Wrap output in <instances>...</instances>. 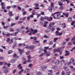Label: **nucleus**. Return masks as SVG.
I'll return each instance as SVG.
<instances>
[{
  "label": "nucleus",
  "mask_w": 75,
  "mask_h": 75,
  "mask_svg": "<svg viewBox=\"0 0 75 75\" xmlns=\"http://www.w3.org/2000/svg\"><path fill=\"white\" fill-rule=\"evenodd\" d=\"M52 68L54 69H58V67L57 66H54L52 67Z\"/></svg>",
  "instance_id": "17"
},
{
  "label": "nucleus",
  "mask_w": 75,
  "mask_h": 75,
  "mask_svg": "<svg viewBox=\"0 0 75 75\" xmlns=\"http://www.w3.org/2000/svg\"><path fill=\"white\" fill-rule=\"evenodd\" d=\"M58 8L57 7V6H56L55 7H53V9L54 10H55L56 9H57Z\"/></svg>",
  "instance_id": "37"
},
{
  "label": "nucleus",
  "mask_w": 75,
  "mask_h": 75,
  "mask_svg": "<svg viewBox=\"0 0 75 75\" xmlns=\"http://www.w3.org/2000/svg\"><path fill=\"white\" fill-rule=\"evenodd\" d=\"M51 20H52V17H50V19L47 20V21H50Z\"/></svg>",
  "instance_id": "35"
},
{
  "label": "nucleus",
  "mask_w": 75,
  "mask_h": 75,
  "mask_svg": "<svg viewBox=\"0 0 75 75\" xmlns=\"http://www.w3.org/2000/svg\"><path fill=\"white\" fill-rule=\"evenodd\" d=\"M11 6H7L6 7V8L8 10L9 9H10V8H11Z\"/></svg>",
  "instance_id": "45"
},
{
  "label": "nucleus",
  "mask_w": 75,
  "mask_h": 75,
  "mask_svg": "<svg viewBox=\"0 0 75 75\" xmlns=\"http://www.w3.org/2000/svg\"><path fill=\"white\" fill-rule=\"evenodd\" d=\"M58 3L59 6H62V4L61 2L59 1H58Z\"/></svg>",
  "instance_id": "30"
},
{
  "label": "nucleus",
  "mask_w": 75,
  "mask_h": 75,
  "mask_svg": "<svg viewBox=\"0 0 75 75\" xmlns=\"http://www.w3.org/2000/svg\"><path fill=\"white\" fill-rule=\"evenodd\" d=\"M28 60L27 61L29 62H31V60H30V59L31 58V56L30 55H29L28 57Z\"/></svg>",
  "instance_id": "11"
},
{
  "label": "nucleus",
  "mask_w": 75,
  "mask_h": 75,
  "mask_svg": "<svg viewBox=\"0 0 75 75\" xmlns=\"http://www.w3.org/2000/svg\"><path fill=\"white\" fill-rule=\"evenodd\" d=\"M18 69H23V67H22V66L19 67Z\"/></svg>",
  "instance_id": "59"
},
{
  "label": "nucleus",
  "mask_w": 75,
  "mask_h": 75,
  "mask_svg": "<svg viewBox=\"0 0 75 75\" xmlns=\"http://www.w3.org/2000/svg\"><path fill=\"white\" fill-rule=\"evenodd\" d=\"M63 14L65 16L66 18H68V16H69V14H68V13H63Z\"/></svg>",
  "instance_id": "8"
},
{
  "label": "nucleus",
  "mask_w": 75,
  "mask_h": 75,
  "mask_svg": "<svg viewBox=\"0 0 75 75\" xmlns=\"http://www.w3.org/2000/svg\"><path fill=\"white\" fill-rule=\"evenodd\" d=\"M8 26H4L3 28H4L5 29L8 28Z\"/></svg>",
  "instance_id": "51"
},
{
  "label": "nucleus",
  "mask_w": 75,
  "mask_h": 75,
  "mask_svg": "<svg viewBox=\"0 0 75 75\" xmlns=\"http://www.w3.org/2000/svg\"><path fill=\"white\" fill-rule=\"evenodd\" d=\"M41 72L40 71L38 72L37 73V75H41Z\"/></svg>",
  "instance_id": "56"
},
{
  "label": "nucleus",
  "mask_w": 75,
  "mask_h": 75,
  "mask_svg": "<svg viewBox=\"0 0 75 75\" xmlns=\"http://www.w3.org/2000/svg\"><path fill=\"white\" fill-rule=\"evenodd\" d=\"M74 41L73 42V44L75 45V36H74L71 40V41Z\"/></svg>",
  "instance_id": "12"
},
{
  "label": "nucleus",
  "mask_w": 75,
  "mask_h": 75,
  "mask_svg": "<svg viewBox=\"0 0 75 75\" xmlns=\"http://www.w3.org/2000/svg\"><path fill=\"white\" fill-rule=\"evenodd\" d=\"M8 14L9 15V16H11V17L13 16V14L11 11H9L8 13Z\"/></svg>",
  "instance_id": "6"
},
{
  "label": "nucleus",
  "mask_w": 75,
  "mask_h": 75,
  "mask_svg": "<svg viewBox=\"0 0 75 75\" xmlns=\"http://www.w3.org/2000/svg\"><path fill=\"white\" fill-rule=\"evenodd\" d=\"M56 34V35L57 36V35H58V34H59V30H57L56 31V33H55Z\"/></svg>",
  "instance_id": "34"
},
{
  "label": "nucleus",
  "mask_w": 75,
  "mask_h": 75,
  "mask_svg": "<svg viewBox=\"0 0 75 75\" xmlns=\"http://www.w3.org/2000/svg\"><path fill=\"white\" fill-rule=\"evenodd\" d=\"M62 32L61 33H59L58 35H57V36H61V35H62Z\"/></svg>",
  "instance_id": "29"
},
{
  "label": "nucleus",
  "mask_w": 75,
  "mask_h": 75,
  "mask_svg": "<svg viewBox=\"0 0 75 75\" xmlns=\"http://www.w3.org/2000/svg\"><path fill=\"white\" fill-rule=\"evenodd\" d=\"M29 62L27 61V60L24 61L23 62V64H26V62Z\"/></svg>",
  "instance_id": "50"
},
{
  "label": "nucleus",
  "mask_w": 75,
  "mask_h": 75,
  "mask_svg": "<svg viewBox=\"0 0 75 75\" xmlns=\"http://www.w3.org/2000/svg\"><path fill=\"white\" fill-rule=\"evenodd\" d=\"M58 39V38H55L54 39V40H53V41H54V42H55L56 41H57Z\"/></svg>",
  "instance_id": "32"
},
{
  "label": "nucleus",
  "mask_w": 75,
  "mask_h": 75,
  "mask_svg": "<svg viewBox=\"0 0 75 75\" xmlns=\"http://www.w3.org/2000/svg\"><path fill=\"white\" fill-rule=\"evenodd\" d=\"M16 45H17V43H15L14 44V45H13L12 46L13 47V48H14V47H15V46H16Z\"/></svg>",
  "instance_id": "43"
},
{
  "label": "nucleus",
  "mask_w": 75,
  "mask_h": 75,
  "mask_svg": "<svg viewBox=\"0 0 75 75\" xmlns=\"http://www.w3.org/2000/svg\"><path fill=\"white\" fill-rule=\"evenodd\" d=\"M6 35H7L8 37H9V36H10L11 35H13V33H11L10 34L9 33H7V34H6Z\"/></svg>",
  "instance_id": "15"
},
{
  "label": "nucleus",
  "mask_w": 75,
  "mask_h": 75,
  "mask_svg": "<svg viewBox=\"0 0 75 75\" xmlns=\"http://www.w3.org/2000/svg\"><path fill=\"white\" fill-rule=\"evenodd\" d=\"M62 75H66L64 71H62Z\"/></svg>",
  "instance_id": "41"
},
{
  "label": "nucleus",
  "mask_w": 75,
  "mask_h": 75,
  "mask_svg": "<svg viewBox=\"0 0 75 75\" xmlns=\"http://www.w3.org/2000/svg\"><path fill=\"white\" fill-rule=\"evenodd\" d=\"M65 52L66 53L65 54V56H68L69 55V51H68L67 50H66L65 51Z\"/></svg>",
  "instance_id": "4"
},
{
  "label": "nucleus",
  "mask_w": 75,
  "mask_h": 75,
  "mask_svg": "<svg viewBox=\"0 0 75 75\" xmlns=\"http://www.w3.org/2000/svg\"><path fill=\"white\" fill-rule=\"evenodd\" d=\"M8 68H6L4 70V73H6L8 72Z\"/></svg>",
  "instance_id": "20"
},
{
  "label": "nucleus",
  "mask_w": 75,
  "mask_h": 75,
  "mask_svg": "<svg viewBox=\"0 0 75 75\" xmlns=\"http://www.w3.org/2000/svg\"><path fill=\"white\" fill-rule=\"evenodd\" d=\"M54 43V42L53 41H51L50 42L49 44L50 45H52Z\"/></svg>",
  "instance_id": "39"
},
{
  "label": "nucleus",
  "mask_w": 75,
  "mask_h": 75,
  "mask_svg": "<svg viewBox=\"0 0 75 75\" xmlns=\"http://www.w3.org/2000/svg\"><path fill=\"white\" fill-rule=\"evenodd\" d=\"M62 25L63 26V28H66V25L65 24V23H63Z\"/></svg>",
  "instance_id": "31"
},
{
  "label": "nucleus",
  "mask_w": 75,
  "mask_h": 75,
  "mask_svg": "<svg viewBox=\"0 0 75 75\" xmlns=\"http://www.w3.org/2000/svg\"><path fill=\"white\" fill-rule=\"evenodd\" d=\"M19 29L18 28L16 30V31L17 32H15V33H14L13 34V35H14V36H16V35H17V34L18 33V31H20V30H19Z\"/></svg>",
  "instance_id": "2"
},
{
  "label": "nucleus",
  "mask_w": 75,
  "mask_h": 75,
  "mask_svg": "<svg viewBox=\"0 0 75 75\" xmlns=\"http://www.w3.org/2000/svg\"><path fill=\"white\" fill-rule=\"evenodd\" d=\"M59 63V60H57L54 63L55 65H58Z\"/></svg>",
  "instance_id": "24"
},
{
  "label": "nucleus",
  "mask_w": 75,
  "mask_h": 75,
  "mask_svg": "<svg viewBox=\"0 0 75 75\" xmlns=\"http://www.w3.org/2000/svg\"><path fill=\"white\" fill-rule=\"evenodd\" d=\"M47 22L45 21L44 25H43V27H47Z\"/></svg>",
  "instance_id": "18"
},
{
  "label": "nucleus",
  "mask_w": 75,
  "mask_h": 75,
  "mask_svg": "<svg viewBox=\"0 0 75 75\" xmlns=\"http://www.w3.org/2000/svg\"><path fill=\"white\" fill-rule=\"evenodd\" d=\"M25 14H26V11H24L23 13V16H25Z\"/></svg>",
  "instance_id": "57"
},
{
  "label": "nucleus",
  "mask_w": 75,
  "mask_h": 75,
  "mask_svg": "<svg viewBox=\"0 0 75 75\" xmlns=\"http://www.w3.org/2000/svg\"><path fill=\"white\" fill-rule=\"evenodd\" d=\"M71 72L70 71H68L67 72V75H70Z\"/></svg>",
  "instance_id": "42"
},
{
  "label": "nucleus",
  "mask_w": 75,
  "mask_h": 75,
  "mask_svg": "<svg viewBox=\"0 0 75 75\" xmlns=\"http://www.w3.org/2000/svg\"><path fill=\"white\" fill-rule=\"evenodd\" d=\"M41 14L42 15H44V12L41 11Z\"/></svg>",
  "instance_id": "62"
},
{
  "label": "nucleus",
  "mask_w": 75,
  "mask_h": 75,
  "mask_svg": "<svg viewBox=\"0 0 75 75\" xmlns=\"http://www.w3.org/2000/svg\"><path fill=\"white\" fill-rule=\"evenodd\" d=\"M47 47H45V49L43 50V51L44 52V53L45 54H47Z\"/></svg>",
  "instance_id": "10"
},
{
  "label": "nucleus",
  "mask_w": 75,
  "mask_h": 75,
  "mask_svg": "<svg viewBox=\"0 0 75 75\" xmlns=\"http://www.w3.org/2000/svg\"><path fill=\"white\" fill-rule=\"evenodd\" d=\"M35 5L36 7H38L39 6V5L38 4H35Z\"/></svg>",
  "instance_id": "47"
},
{
  "label": "nucleus",
  "mask_w": 75,
  "mask_h": 75,
  "mask_svg": "<svg viewBox=\"0 0 75 75\" xmlns=\"http://www.w3.org/2000/svg\"><path fill=\"white\" fill-rule=\"evenodd\" d=\"M58 12H55L54 13H51V16H55V15L56 14H58Z\"/></svg>",
  "instance_id": "22"
},
{
  "label": "nucleus",
  "mask_w": 75,
  "mask_h": 75,
  "mask_svg": "<svg viewBox=\"0 0 75 75\" xmlns=\"http://www.w3.org/2000/svg\"><path fill=\"white\" fill-rule=\"evenodd\" d=\"M56 16L57 17V19H58L59 18H60L61 17V14L58 13Z\"/></svg>",
  "instance_id": "13"
},
{
  "label": "nucleus",
  "mask_w": 75,
  "mask_h": 75,
  "mask_svg": "<svg viewBox=\"0 0 75 75\" xmlns=\"http://www.w3.org/2000/svg\"><path fill=\"white\" fill-rule=\"evenodd\" d=\"M12 52L13 51L11 50H9L8 52V54H11Z\"/></svg>",
  "instance_id": "27"
},
{
  "label": "nucleus",
  "mask_w": 75,
  "mask_h": 75,
  "mask_svg": "<svg viewBox=\"0 0 75 75\" xmlns=\"http://www.w3.org/2000/svg\"><path fill=\"white\" fill-rule=\"evenodd\" d=\"M30 39L31 40L32 39H33V40L35 41V40H37V38L35 36H34L33 37H31L30 38Z\"/></svg>",
  "instance_id": "5"
},
{
  "label": "nucleus",
  "mask_w": 75,
  "mask_h": 75,
  "mask_svg": "<svg viewBox=\"0 0 75 75\" xmlns=\"http://www.w3.org/2000/svg\"><path fill=\"white\" fill-rule=\"evenodd\" d=\"M48 75H53V74L52 73H49L48 74Z\"/></svg>",
  "instance_id": "64"
},
{
  "label": "nucleus",
  "mask_w": 75,
  "mask_h": 75,
  "mask_svg": "<svg viewBox=\"0 0 75 75\" xmlns=\"http://www.w3.org/2000/svg\"><path fill=\"white\" fill-rule=\"evenodd\" d=\"M17 6L16 5H13L12 6V8H16Z\"/></svg>",
  "instance_id": "55"
},
{
  "label": "nucleus",
  "mask_w": 75,
  "mask_h": 75,
  "mask_svg": "<svg viewBox=\"0 0 75 75\" xmlns=\"http://www.w3.org/2000/svg\"><path fill=\"white\" fill-rule=\"evenodd\" d=\"M13 57L14 58H18L19 57L17 55H16V54H14L13 55Z\"/></svg>",
  "instance_id": "14"
},
{
  "label": "nucleus",
  "mask_w": 75,
  "mask_h": 75,
  "mask_svg": "<svg viewBox=\"0 0 75 75\" xmlns=\"http://www.w3.org/2000/svg\"><path fill=\"white\" fill-rule=\"evenodd\" d=\"M30 30H28L27 31H25V33H28L29 32H30Z\"/></svg>",
  "instance_id": "53"
},
{
  "label": "nucleus",
  "mask_w": 75,
  "mask_h": 75,
  "mask_svg": "<svg viewBox=\"0 0 75 75\" xmlns=\"http://www.w3.org/2000/svg\"><path fill=\"white\" fill-rule=\"evenodd\" d=\"M9 31H14V30H13V29L12 28H10L9 29Z\"/></svg>",
  "instance_id": "40"
},
{
  "label": "nucleus",
  "mask_w": 75,
  "mask_h": 75,
  "mask_svg": "<svg viewBox=\"0 0 75 75\" xmlns=\"http://www.w3.org/2000/svg\"><path fill=\"white\" fill-rule=\"evenodd\" d=\"M51 6L48 8V10L50 12H52V8L54 7V4L52 2H51L50 3Z\"/></svg>",
  "instance_id": "1"
},
{
  "label": "nucleus",
  "mask_w": 75,
  "mask_h": 75,
  "mask_svg": "<svg viewBox=\"0 0 75 75\" xmlns=\"http://www.w3.org/2000/svg\"><path fill=\"white\" fill-rule=\"evenodd\" d=\"M18 50L20 52V55H22V53L23 52V50H21L20 49H18Z\"/></svg>",
  "instance_id": "16"
},
{
  "label": "nucleus",
  "mask_w": 75,
  "mask_h": 75,
  "mask_svg": "<svg viewBox=\"0 0 75 75\" xmlns=\"http://www.w3.org/2000/svg\"><path fill=\"white\" fill-rule=\"evenodd\" d=\"M64 71H69V69H68V68L67 66H65L64 67Z\"/></svg>",
  "instance_id": "9"
},
{
  "label": "nucleus",
  "mask_w": 75,
  "mask_h": 75,
  "mask_svg": "<svg viewBox=\"0 0 75 75\" xmlns=\"http://www.w3.org/2000/svg\"><path fill=\"white\" fill-rule=\"evenodd\" d=\"M23 71H24V69H22L21 70V71H20L18 72V74H19V75H21V73H22V72H23Z\"/></svg>",
  "instance_id": "23"
},
{
  "label": "nucleus",
  "mask_w": 75,
  "mask_h": 75,
  "mask_svg": "<svg viewBox=\"0 0 75 75\" xmlns=\"http://www.w3.org/2000/svg\"><path fill=\"white\" fill-rule=\"evenodd\" d=\"M44 18H42V17H41L40 18V20H41V21H44Z\"/></svg>",
  "instance_id": "52"
},
{
  "label": "nucleus",
  "mask_w": 75,
  "mask_h": 75,
  "mask_svg": "<svg viewBox=\"0 0 75 75\" xmlns=\"http://www.w3.org/2000/svg\"><path fill=\"white\" fill-rule=\"evenodd\" d=\"M24 28H25V27H24V26L22 25L21 26V29H24Z\"/></svg>",
  "instance_id": "54"
},
{
  "label": "nucleus",
  "mask_w": 75,
  "mask_h": 75,
  "mask_svg": "<svg viewBox=\"0 0 75 75\" xmlns=\"http://www.w3.org/2000/svg\"><path fill=\"white\" fill-rule=\"evenodd\" d=\"M10 39L9 38H8L7 40V42H9L10 41Z\"/></svg>",
  "instance_id": "60"
},
{
  "label": "nucleus",
  "mask_w": 75,
  "mask_h": 75,
  "mask_svg": "<svg viewBox=\"0 0 75 75\" xmlns=\"http://www.w3.org/2000/svg\"><path fill=\"white\" fill-rule=\"evenodd\" d=\"M16 24V23H12L11 25V27H13V26H14V25H15Z\"/></svg>",
  "instance_id": "36"
},
{
  "label": "nucleus",
  "mask_w": 75,
  "mask_h": 75,
  "mask_svg": "<svg viewBox=\"0 0 75 75\" xmlns=\"http://www.w3.org/2000/svg\"><path fill=\"white\" fill-rule=\"evenodd\" d=\"M59 71L57 72H56V75H59Z\"/></svg>",
  "instance_id": "61"
},
{
  "label": "nucleus",
  "mask_w": 75,
  "mask_h": 75,
  "mask_svg": "<svg viewBox=\"0 0 75 75\" xmlns=\"http://www.w3.org/2000/svg\"><path fill=\"white\" fill-rule=\"evenodd\" d=\"M67 20L69 22L72 21V18L70 17Z\"/></svg>",
  "instance_id": "21"
},
{
  "label": "nucleus",
  "mask_w": 75,
  "mask_h": 75,
  "mask_svg": "<svg viewBox=\"0 0 75 75\" xmlns=\"http://www.w3.org/2000/svg\"><path fill=\"white\" fill-rule=\"evenodd\" d=\"M64 48H65V46H63V47H62L60 48L61 50L62 51L63 50H64Z\"/></svg>",
  "instance_id": "46"
},
{
  "label": "nucleus",
  "mask_w": 75,
  "mask_h": 75,
  "mask_svg": "<svg viewBox=\"0 0 75 75\" xmlns=\"http://www.w3.org/2000/svg\"><path fill=\"white\" fill-rule=\"evenodd\" d=\"M34 32L35 33H37V30H34Z\"/></svg>",
  "instance_id": "63"
},
{
  "label": "nucleus",
  "mask_w": 75,
  "mask_h": 75,
  "mask_svg": "<svg viewBox=\"0 0 75 75\" xmlns=\"http://www.w3.org/2000/svg\"><path fill=\"white\" fill-rule=\"evenodd\" d=\"M55 30V28L54 27H52L51 28V30L52 31H54Z\"/></svg>",
  "instance_id": "58"
},
{
  "label": "nucleus",
  "mask_w": 75,
  "mask_h": 75,
  "mask_svg": "<svg viewBox=\"0 0 75 75\" xmlns=\"http://www.w3.org/2000/svg\"><path fill=\"white\" fill-rule=\"evenodd\" d=\"M47 68V66H45L42 67V71H45V69Z\"/></svg>",
  "instance_id": "19"
},
{
  "label": "nucleus",
  "mask_w": 75,
  "mask_h": 75,
  "mask_svg": "<svg viewBox=\"0 0 75 75\" xmlns=\"http://www.w3.org/2000/svg\"><path fill=\"white\" fill-rule=\"evenodd\" d=\"M68 45H72V42H69L68 43Z\"/></svg>",
  "instance_id": "48"
},
{
  "label": "nucleus",
  "mask_w": 75,
  "mask_h": 75,
  "mask_svg": "<svg viewBox=\"0 0 75 75\" xmlns=\"http://www.w3.org/2000/svg\"><path fill=\"white\" fill-rule=\"evenodd\" d=\"M1 8L2 9H5V7H4V3L3 2H1Z\"/></svg>",
  "instance_id": "3"
},
{
  "label": "nucleus",
  "mask_w": 75,
  "mask_h": 75,
  "mask_svg": "<svg viewBox=\"0 0 75 75\" xmlns=\"http://www.w3.org/2000/svg\"><path fill=\"white\" fill-rule=\"evenodd\" d=\"M74 61H75V59L74 58L71 59L70 60V61L72 62H74Z\"/></svg>",
  "instance_id": "33"
},
{
  "label": "nucleus",
  "mask_w": 75,
  "mask_h": 75,
  "mask_svg": "<svg viewBox=\"0 0 75 75\" xmlns=\"http://www.w3.org/2000/svg\"><path fill=\"white\" fill-rule=\"evenodd\" d=\"M11 62L13 64L14 63V62H16V59H15L14 60H12L11 61Z\"/></svg>",
  "instance_id": "28"
},
{
  "label": "nucleus",
  "mask_w": 75,
  "mask_h": 75,
  "mask_svg": "<svg viewBox=\"0 0 75 75\" xmlns=\"http://www.w3.org/2000/svg\"><path fill=\"white\" fill-rule=\"evenodd\" d=\"M59 9L60 10H62V9H64V7L62 6H61L59 7Z\"/></svg>",
  "instance_id": "49"
},
{
  "label": "nucleus",
  "mask_w": 75,
  "mask_h": 75,
  "mask_svg": "<svg viewBox=\"0 0 75 75\" xmlns=\"http://www.w3.org/2000/svg\"><path fill=\"white\" fill-rule=\"evenodd\" d=\"M54 24H55V23L54 22L50 23L49 25V27H52V26H53Z\"/></svg>",
  "instance_id": "7"
},
{
  "label": "nucleus",
  "mask_w": 75,
  "mask_h": 75,
  "mask_svg": "<svg viewBox=\"0 0 75 75\" xmlns=\"http://www.w3.org/2000/svg\"><path fill=\"white\" fill-rule=\"evenodd\" d=\"M34 48V46H31L29 47L30 50H33V48Z\"/></svg>",
  "instance_id": "26"
},
{
  "label": "nucleus",
  "mask_w": 75,
  "mask_h": 75,
  "mask_svg": "<svg viewBox=\"0 0 75 75\" xmlns=\"http://www.w3.org/2000/svg\"><path fill=\"white\" fill-rule=\"evenodd\" d=\"M21 45H22V46H25V44H22L21 43L20 44H19L18 45L19 47H20V46H21Z\"/></svg>",
  "instance_id": "25"
},
{
  "label": "nucleus",
  "mask_w": 75,
  "mask_h": 75,
  "mask_svg": "<svg viewBox=\"0 0 75 75\" xmlns=\"http://www.w3.org/2000/svg\"><path fill=\"white\" fill-rule=\"evenodd\" d=\"M18 18H19V16H17L15 17V19L16 20H17L18 19Z\"/></svg>",
  "instance_id": "44"
},
{
  "label": "nucleus",
  "mask_w": 75,
  "mask_h": 75,
  "mask_svg": "<svg viewBox=\"0 0 75 75\" xmlns=\"http://www.w3.org/2000/svg\"><path fill=\"white\" fill-rule=\"evenodd\" d=\"M59 48H58L57 49H56L57 52H60V50H59Z\"/></svg>",
  "instance_id": "38"
}]
</instances>
